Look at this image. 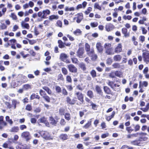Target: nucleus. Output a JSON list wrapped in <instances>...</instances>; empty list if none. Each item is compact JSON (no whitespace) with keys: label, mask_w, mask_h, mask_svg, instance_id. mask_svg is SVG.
I'll use <instances>...</instances> for the list:
<instances>
[{"label":"nucleus","mask_w":149,"mask_h":149,"mask_svg":"<svg viewBox=\"0 0 149 149\" xmlns=\"http://www.w3.org/2000/svg\"><path fill=\"white\" fill-rule=\"evenodd\" d=\"M142 56L144 61L147 64L148 63H149V52L146 51L143 52L142 54Z\"/></svg>","instance_id":"423d86ee"},{"label":"nucleus","mask_w":149,"mask_h":149,"mask_svg":"<svg viewBox=\"0 0 149 149\" xmlns=\"http://www.w3.org/2000/svg\"><path fill=\"white\" fill-rule=\"evenodd\" d=\"M40 97L38 96L37 95H36L35 94H33L31 96V100H33L35 98H37L38 99H39Z\"/></svg>","instance_id":"8fccbe9b"},{"label":"nucleus","mask_w":149,"mask_h":149,"mask_svg":"<svg viewBox=\"0 0 149 149\" xmlns=\"http://www.w3.org/2000/svg\"><path fill=\"white\" fill-rule=\"evenodd\" d=\"M94 8L95 9H97L99 10H101L102 9L101 6L99 5L98 3H95L94 6Z\"/></svg>","instance_id":"4be33fe9"},{"label":"nucleus","mask_w":149,"mask_h":149,"mask_svg":"<svg viewBox=\"0 0 149 149\" xmlns=\"http://www.w3.org/2000/svg\"><path fill=\"white\" fill-rule=\"evenodd\" d=\"M84 50L82 48H80L77 52V56L79 58H83L85 57V55L84 54Z\"/></svg>","instance_id":"1a4fd4ad"},{"label":"nucleus","mask_w":149,"mask_h":149,"mask_svg":"<svg viewBox=\"0 0 149 149\" xmlns=\"http://www.w3.org/2000/svg\"><path fill=\"white\" fill-rule=\"evenodd\" d=\"M83 18V14L82 13H78L75 15L73 18L74 21L76 20V22L78 23H80Z\"/></svg>","instance_id":"20e7f679"},{"label":"nucleus","mask_w":149,"mask_h":149,"mask_svg":"<svg viewBox=\"0 0 149 149\" xmlns=\"http://www.w3.org/2000/svg\"><path fill=\"white\" fill-rule=\"evenodd\" d=\"M67 36L69 38V40L71 41H73L74 40V38L69 34H68Z\"/></svg>","instance_id":"e2e57ef3"},{"label":"nucleus","mask_w":149,"mask_h":149,"mask_svg":"<svg viewBox=\"0 0 149 149\" xmlns=\"http://www.w3.org/2000/svg\"><path fill=\"white\" fill-rule=\"evenodd\" d=\"M132 144L135 145H139L140 144V141H139L136 140L134 141H132L131 142Z\"/></svg>","instance_id":"79ce46f5"},{"label":"nucleus","mask_w":149,"mask_h":149,"mask_svg":"<svg viewBox=\"0 0 149 149\" xmlns=\"http://www.w3.org/2000/svg\"><path fill=\"white\" fill-rule=\"evenodd\" d=\"M120 85L117 84H114V86L113 87V89L116 91V89H118V88L119 87Z\"/></svg>","instance_id":"13d9d810"},{"label":"nucleus","mask_w":149,"mask_h":149,"mask_svg":"<svg viewBox=\"0 0 149 149\" xmlns=\"http://www.w3.org/2000/svg\"><path fill=\"white\" fill-rule=\"evenodd\" d=\"M114 28V26L110 23L107 24L105 26L106 30L108 32H109L112 30Z\"/></svg>","instance_id":"f8f14e48"},{"label":"nucleus","mask_w":149,"mask_h":149,"mask_svg":"<svg viewBox=\"0 0 149 149\" xmlns=\"http://www.w3.org/2000/svg\"><path fill=\"white\" fill-rule=\"evenodd\" d=\"M91 74L92 76L94 77L96 76V74L95 70H93L91 72Z\"/></svg>","instance_id":"0e129e2a"},{"label":"nucleus","mask_w":149,"mask_h":149,"mask_svg":"<svg viewBox=\"0 0 149 149\" xmlns=\"http://www.w3.org/2000/svg\"><path fill=\"white\" fill-rule=\"evenodd\" d=\"M87 54L90 56H92V59L93 60H95L97 58V56L96 54H94V51L92 50L89 52H87Z\"/></svg>","instance_id":"9d476101"},{"label":"nucleus","mask_w":149,"mask_h":149,"mask_svg":"<svg viewBox=\"0 0 149 149\" xmlns=\"http://www.w3.org/2000/svg\"><path fill=\"white\" fill-rule=\"evenodd\" d=\"M95 89L97 93L100 94L102 93L101 89L99 86L97 85L96 86Z\"/></svg>","instance_id":"f704fd0d"},{"label":"nucleus","mask_w":149,"mask_h":149,"mask_svg":"<svg viewBox=\"0 0 149 149\" xmlns=\"http://www.w3.org/2000/svg\"><path fill=\"white\" fill-rule=\"evenodd\" d=\"M43 89L45 90L47 93L49 94H50L52 93L51 91L47 87H44L43 88Z\"/></svg>","instance_id":"c9c22d12"},{"label":"nucleus","mask_w":149,"mask_h":149,"mask_svg":"<svg viewBox=\"0 0 149 149\" xmlns=\"http://www.w3.org/2000/svg\"><path fill=\"white\" fill-rule=\"evenodd\" d=\"M134 131L136 132L139 130L140 126L139 125H136L134 126Z\"/></svg>","instance_id":"052dcab7"},{"label":"nucleus","mask_w":149,"mask_h":149,"mask_svg":"<svg viewBox=\"0 0 149 149\" xmlns=\"http://www.w3.org/2000/svg\"><path fill=\"white\" fill-rule=\"evenodd\" d=\"M111 44L109 43H106L104 45L105 53L107 55H113L114 54L113 52V49Z\"/></svg>","instance_id":"f257e3e1"},{"label":"nucleus","mask_w":149,"mask_h":149,"mask_svg":"<svg viewBox=\"0 0 149 149\" xmlns=\"http://www.w3.org/2000/svg\"><path fill=\"white\" fill-rule=\"evenodd\" d=\"M49 120L51 121L50 123L53 125H55L58 121L57 120H55L52 116L50 117Z\"/></svg>","instance_id":"a878e982"},{"label":"nucleus","mask_w":149,"mask_h":149,"mask_svg":"<svg viewBox=\"0 0 149 149\" xmlns=\"http://www.w3.org/2000/svg\"><path fill=\"white\" fill-rule=\"evenodd\" d=\"M56 25L60 27H62V22L60 20H58L56 23Z\"/></svg>","instance_id":"de8ad7c7"},{"label":"nucleus","mask_w":149,"mask_h":149,"mask_svg":"<svg viewBox=\"0 0 149 149\" xmlns=\"http://www.w3.org/2000/svg\"><path fill=\"white\" fill-rule=\"evenodd\" d=\"M50 23V21L48 20H46L44 21L43 24L45 25V26H49V24Z\"/></svg>","instance_id":"680f3d73"},{"label":"nucleus","mask_w":149,"mask_h":149,"mask_svg":"<svg viewBox=\"0 0 149 149\" xmlns=\"http://www.w3.org/2000/svg\"><path fill=\"white\" fill-rule=\"evenodd\" d=\"M40 134L41 136L46 140H49L51 139L50 134L47 132L42 131L40 132Z\"/></svg>","instance_id":"39448f33"},{"label":"nucleus","mask_w":149,"mask_h":149,"mask_svg":"<svg viewBox=\"0 0 149 149\" xmlns=\"http://www.w3.org/2000/svg\"><path fill=\"white\" fill-rule=\"evenodd\" d=\"M126 130H127L128 133H130L131 132L133 131L134 130L131 127H127L126 128Z\"/></svg>","instance_id":"09e8293b"},{"label":"nucleus","mask_w":149,"mask_h":149,"mask_svg":"<svg viewBox=\"0 0 149 149\" xmlns=\"http://www.w3.org/2000/svg\"><path fill=\"white\" fill-rule=\"evenodd\" d=\"M82 84L81 85H79L77 86V88L80 91L83 90L85 88L86 86L85 85L82 86Z\"/></svg>","instance_id":"473e14b6"},{"label":"nucleus","mask_w":149,"mask_h":149,"mask_svg":"<svg viewBox=\"0 0 149 149\" xmlns=\"http://www.w3.org/2000/svg\"><path fill=\"white\" fill-rule=\"evenodd\" d=\"M85 48L86 51L87 52H89L90 51V46L87 43H86L85 44Z\"/></svg>","instance_id":"a19ab883"},{"label":"nucleus","mask_w":149,"mask_h":149,"mask_svg":"<svg viewBox=\"0 0 149 149\" xmlns=\"http://www.w3.org/2000/svg\"><path fill=\"white\" fill-rule=\"evenodd\" d=\"M98 24L97 22H93L91 23L90 25L92 27H95L98 26Z\"/></svg>","instance_id":"3c124183"},{"label":"nucleus","mask_w":149,"mask_h":149,"mask_svg":"<svg viewBox=\"0 0 149 149\" xmlns=\"http://www.w3.org/2000/svg\"><path fill=\"white\" fill-rule=\"evenodd\" d=\"M65 118L66 120H70L71 118L70 114L69 113H66L65 115Z\"/></svg>","instance_id":"ea45409f"},{"label":"nucleus","mask_w":149,"mask_h":149,"mask_svg":"<svg viewBox=\"0 0 149 149\" xmlns=\"http://www.w3.org/2000/svg\"><path fill=\"white\" fill-rule=\"evenodd\" d=\"M149 109V103H148L146 105L145 108H141L140 109L144 112H147Z\"/></svg>","instance_id":"bb28decb"},{"label":"nucleus","mask_w":149,"mask_h":149,"mask_svg":"<svg viewBox=\"0 0 149 149\" xmlns=\"http://www.w3.org/2000/svg\"><path fill=\"white\" fill-rule=\"evenodd\" d=\"M59 18V16L58 15H52L50 16L49 17V19L50 21L53 20H57Z\"/></svg>","instance_id":"dca6fc26"},{"label":"nucleus","mask_w":149,"mask_h":149,"mask_svg":"<svg viewBox=\"0 0 149 149\" xmlns=\"http://www.w3.org/2000/svg\"><path fill=\"white\" fill-rule=\"evenodd\" d=\"M23 88L25 90H27L31 88V86L29 84H25L23 86Z\"/></svg>","instance_id":"58836bf2"},{"label":"nucleus","mask_w":149,"mask_h":149,"mask_svg":"<svg viewBox=\"0 0 149 149\" xmlns=\"http://www.w3.org/2000/svg\"><path fill=\"white\" fill-rule=\"evenodd\" d=\"M7 125V123L4 121L0 122V129H2L3 128Z\"/></svg>","instance_id":"c85d7f7f"},{"label":"nucleus","mask_w":149,"mask_h":149,"mask_svg":"<svg viewBox=\"0 0 149 149\" xmlns=\"http://www.w3.org/2000/svg\"><path fill=\"white\" fill-rule=\"evenodd\" d=\"M6 120L8 122L10 125H11L13 123V122L11 119H10L9 116H7L6 117Z\"/></svg>","instance_id":"2f4dec72"},{"label":"nucleus","mask_w":149,"mask_h":149,"mask_svg":"<svg viewBox=\"0 0 149 149\" xmlns=\"http://www.w3.org/2000/svg\"><path fill=\"white\" fill-rule=\"evenodd\" d=\"M91 125V119L83 127V128L85 129L88 128Z\"/></svg>","instance_id":"c756f323"},{"label":"nucleus","mask_w":149,"mask_h":149,"mask_svg":"<svg viewBox=\"0 0 149 149\" xmlns=\"http://www.w3.org/2000/svg\"><path fill=\"white\" fill-rule=\"evenodd\" d=\"M123 18L125 20H126L127 19L128 20H130L131 19L132 17L130 15L126 16L125 15H124L123 16Z\"/></svg>","instance_id":"4c0bfd02"},{"label":"nucleus","mask_w":149,"mask_h":149,"mask_svg":"<svg viewBox=\"0 0 149 149\" xmlns=\"http://www.w3.org/2000/svg\"><path fill=\"white\" fill-rule=\"evenodd\" d=\"M122 45L121 43H119L115 48L114 51L116 53H118L122 51Z\"/></svg>","instance_id":"9b49d317"},{"label":"nucleus","mask_w":149,"mask_h":149,"mask_svg":"<svg viewBox=\"0 0 149 149\" xmlns=\"http://www.w3.org/2000/svg\"><path fill=\"white\" fill-rule=\"evenodd\" d=\"M59 113L61 115H63L65 113L64 109L63 108H61L59 109Z\"/></svg>","instance_id":"338daca9"},{"label":"nucleus","mask_w":149,"mask_h":149,"mask_svg":"<svg viewBox=\"0 0 149 149\" xmlns=\"http://www.w3.org/2000/svg\"><path fill=\"white\" fill-rule=\"evenodd\" d=\"M26 109L29 111H31L32 109L31 106L30 105H27L26 107Z\"/></svg>","instance_id":"774afa93"},{"label":"nucleus","mask_w":149,"mask_h":149,"mask_svg":"<svg viewBox=\"0 0 149 149\" xmlns=\"http://www.w3.org/2000/svg\"><path fill=\"white\" fill-rule=\"evenodd\" d=\"M60 139L63 141L66 140L68 138L67 135L66 134H61L59 137Z\"/></svg>","instance_id":"412c9836"},{"label":"nucleus","mask_w":149,"mask_h":149,"mask_svg":"<svg viewBox=\"0 0 149 149\" xmlns=\"http://www.w3.org/2000/svg\"><path fill=\"white\" fill-rule=\"evenodd\" d=\"M21 136L25 139L27 141H29L31 138V136L29 132L24 131L22 132L21 134Z\"/></svg>","instance_id":"7ed1b4c3"},{"label":"nucleus","mask_w":149,"mask_h":149,"mask_svg":"<svg viewBox=\"0 0 149 149\" xmlns=\"http://www.w3.org/2000/svg\"><path fill=\"white\" fill-rule=\"evenodd\" d=\"M75 95L77 96V99L81 102V104H82L84 101L83 100V95L81 93L79 92H76Z\"/></svg>","instance_id":"0eeeda50"},{"label":"nucleus","mask_w":149,"mask_h":149,"mask_svg":"<svg viewBox=\"0 0 149 149\" xmlns=\"http://www.w3.org/2000/svg\"><path fill=\"white\" fill-rule=\"evenodd\" d=\"M58 43L59 44L58 46L60 48H63L64 47V45L62 41L61 40H59L58 41Z\"/></svg>","instance_id":"49530a36"},{"label":"nucleus","mask_w":149,"mask_h":149,"mask_svg":"<svg viewBox=\"0 0 149 149\" xmlns=\"http://www.w3.org/2000/svg\"><path fill=\"white\" fill-rule=\"evenodd\" d=\"M147 133L141 132H138V136L140 138L143 139L144 141H146L148 139L147 137H144V136L147 135Z\"/></svg>","instance_id":"ddd939ff"},{"label":"nucleus","mask_w":149,"mask_h":149,"mask_svg":"<svg viewBox=\"0 0 149 149\" xmlns=\"http://www.w3.org/2000/svg\"><path fill=\"white\" fill-rule=\"evenodd\" d=\"M104 91L107 94H110L111 93L110 89L107 86H104Z\"/></svg>","instance_id":"e433bc0d"},{"label":"nucleus","mask_w":149,"mask_h":149,"mask_svg":"<svg viewBox=\"0 0 149 149\" xmlns=\"http://www.w3.org/2000/svg\"><path fill=\"white\" fill-rule=\"evenodd\" d=\"M19 128L17 126H14L11 128L9 131L10 132H17L19 130Z\"/></svg>","instance_id":"aec40b11"},{"label":"nucleus","mask_w":149,"mask_h":149,"mask_svg":"<svg viewBox=\"0 0 149 149\" xmlns=\"http://www.w3.org/2000/svg\"><path fill=\"white\" fill-rule=\"evenodd\" d=\"M71 59L73 63L75 64L78 63V61L76 58H74L73 57H72Z\"/></svg>","instance_id":"a18cd8bd"},{"label":"nucleus","mask_w":149,"mask_h":149,"mask_svg":"<svg viewBox=\"0 0 149 149\" xmlns=\"http://www.w3.org/2000/svg\"><path fill=\"white\" fill-rule=\"evenodd\" d=\"M68 58L67 55L64 53H62L60 55V58L63 61Z\"/></svg>","instance_id":"393cba45"},{"label":"nucleus","mask_w":149,"mask_h":149,"mask_svg":"<svg viewBox=\"0 0 149 149\" xmlns=\"http://www.w3.org/2000/svg\"><path fill=\"white\" fill-rule=\"evenodd\" d=\"M38 121L40 123H44L45 124H47V119L44 117H42L41 118L39 119Z\"/></svg>","instance_id":"cd10ccee"},{"label":"nucleus","mask_w":149,"mask_h":149,"mask_svg":"<svg viewBox=\"0 0 149 149\" xmlns=\"http://www.w3.org/2000/svg\"><path fill=\"white\" fill-rule=\"evenodd\" d=\"M73 33L75 36H79L81 34L82 31L80 29H77L73 31Z\"/></svg>","instance_id":"6ab92c4d"},{"label":"nucleus","mask_w":149,"mask_h":149,"mask_svg":"<svg viewBox=\"0 0 149 149\" xmlns=\"http://www.w3.org/2000/svg\"><path fill=\"white\" fill-rule=\"evenodd\" d=\"M122 58V57L119 55H115L113 58V60L115 61H119Z\"/></svg>","instance_id":"b1692460"},{"label":"nucleus","mask_w":149,"mask_h":149,"mask_svg":"<svg viewBox=\"0 0 149 149\" xmlns=\"http://www.w3.org/2000/svg\"><path fill=\"white\" fill-rule=\"evenodd\" d=\"M43 97L45 100L48 102H50V99L49 97L47 95H44L43 96Z\"/></svg>","instance_id":"4d7b16f0"},{"label":"nucleus","mask_w":149,"mask_h":149,"mask_svg":"<svg viewBox=\"0 0 149 149\" xmlns=\"http://www.w3.org/2000/svg\"><path fill=\"white\" fill-rule=\"evenodd\" d=\"M55 87L56 91L57 93H60L61 92V88L59 86H56Z\"/></svg>","instance_id":"bf43d9fd"},{"label":"nucleus","mask_w":149,"mask_h":149,"mask_svg":"<svg viewBox=\"0 0 149 149\" xmlns=\"http://www.w3.org/2000/svg\"><path fill=\"white\" fill-rule=\"evenodd\" d=\"M79 67L83 71H85L86 70V67L85 64L83 62L80 63L79 64Z\"/></svg>","instance_id":"a211bd4d"},{"label":"nucleus","mask_w":149,"mask_h":149,"mask_svg":"<svg viewBox=\"0 0 149 149\" xmlns=\"http://www.w3.org/2000/svg\"><path fill=\"white\" fill-rule=\"evenodd\" d=\"M19 29V26L17 25H15L13 28V31L15 32Z\"/></svg>","instance_id":"6e6d98bb"},{"label":"nucleus","mask_w":149,"mask_h":149,"mask_svg":"<svg viewBox=\"0 0 149 149\" xmlns=\"http://www.w3.org/2000/svg\"><path fill=\"white\" fill-rule=\"evenodd\" d=\"M10 17L14 20H16L17 19L16 15L14 13H12L10 15Z\"/></svg>","instance_id":"72a5a7b5"},{"label":"nucleus","mask_w":149,"mask_h":149,"mask_svg":"<svg viewBox=\"0 0 149 149\" xmlns=\"http://www.w3.org/2000/svg\"><path fill=\"white\" fill-rule=\"evenodd\" d=\"M96 47L98 52L99 53H102L103 51V47L102 46L100 42H98L97 43Z\"/></svg>","instance_id":"4468645a"},{"label":"nucleus","mask_w":149,"mask_h":149,"mask_svg":"<svg viewBox=\"0 0 149 149\" xmlns=\"http://www.w3.org/2000/svg\"><path fill=\"white\" fill-rule=\"evenodd\" d=\"M87 95L90 98H92L93 97V93L91 91H88L87 92Z\"/></svg>","instance_id":"37998d69"},{"label":"nucleus","mask_w":149,"mask_h":149,"mask_svg":"<svg viewBox=\"0 0 149 149\" xmlns=\"http://www.w3.org/2000/svg\"><path fill=\"white\" fill-rule=\"evenodd\" d=\"M21 26L23 28H26L28 29L30 28L29 25L28 24L25 23L23 21L21 23Z\"/></svg>","instance_id":"f3484780"},{"label":"nucleus","mask_w":149,"mask_h":149,"mask_svg":"<svg viewBox=\"0 0 149 149\" xmlns=\"http://www.w3.org/2000/svg\"><path fill=\"white\" fill-rule=\"evenodd\" d=\"M66 101L68 103L70 104H73V103L72 102V101L71 100V99L70 98V97H67Z\"/></svg>","instance_id":"69168bd1"},{"label":"nucleus","mask_w":149,"mask_h":149,"mask_svg":"<svg viewBox=\"0 0 149 149\" xmlns=\"http://www.w3.org/2000/svg\"><path fill=\"white\" fill-rule=\"evenodd\" d=\"M112 66L113 68H120V64L118 63H114L112 65Z\"/></svg>","instance_id":"c03bdc74"},{"label":"nucleus","mask_w":149,"mask_h":149,"mask_svg":"<svg viewBox=\"0 0 149 149\" xmlns=\"http://www.w3.org/2000/svg\"><path fill=\"white\" fill-rule=\"evenodd\" d=\"M90 103L91 104V105L92 106V109L94 110H96L97 108V105L92 102H91Z\"/></svg>","instance_id":"5fc2aeb1"},{"label":"nucleus","mask_w":149,"mask_h":149,"mask_svg":"<svg viewBox=\"0 0 149 149\" xmlns=\"http://www.w3.org/2000/svg\"><path fill=\"white\" fill-rule=\"evenodd\" d=\"M70 72H72L76 73L77 72V68L73 65L70 64L67 65Z\"/></svg>","instance_id":"6e6552de"},{"label":"nucleus","mask_w":149,"mask_h":149,"mask_svg":"<svg viewBox=\"0 0 149 149\" xmlns=\"http://www.w3.org/2000/svg\"><path fill=\"white\" fill-rule=\"evenodd\" d=\"M19 102L15 100H12V107H13L14 109H15L16 108V105L17 104H19Z\"/></svg>","instance_id":"5701e85b"},{"label":"nucleus","mask_w":149,"mask_h":149,"mask_svg":"<svg viewBox=\"0 0 149 149\" xmlns=\"http://www.w3.org/2000/svg\"><path fill=\"white\" fill-rule=\"evenodd\" d=\"M62 71L65 75H66L68 74V70L65 68H62Z\"/></svg>","instance_id":"603ef678"},{"label":"nucleus","mask_w":149,"mask_h":149,"mask_svg":"<svg viewBox=\"0 0 149 149\" xmlns=\"http://www.w3.org/2000/svg\"><path fill=\"white\" fill-rule=\"evenodd\" d=\"M66 81L69 83H71L72 82V80L71 77L70 76H67L66 77Z\"/></svg>","instance_id":"864d4df0"},{"label":"nucleus","mask_w":149,"mask_h":149,"mask_svg":"<svg viewBox=\"0 0 149 149\" xmlns=\"http://www.w3.org/2000/svg\"><path fill=\"white\" fill-rule=\"evenodd\" d=\"M115 75L118 77H121L122 76L123 72L120 71H117L115 72Z\"/></svg>","instance_id":"7c9ffc66"},{"label":"nucleus","mask_w":149,"mask_h":149,"mask_svg":"<svg viewBox=\"0 0 149 149\" xmlns=\"http://www.w3.org/2000/svg\"><path fill=\"white\" fill-rule=\"evenodd\" d=\"M122 32L124 35V36L125 37H129L130 34L129 33H128L127 29L125 28H123L122 29Z\"/></svg>","instance_id":"2eb2a0df"},{"label":"nucleus","mask_w":149,"mask_h":149,"mask_svg":"<svg viewBox=\"0 0 149 149\" xmlns=\"http://www.w3.org/2000/svg\"><path fill=\"white\" fill-rule=\"evenodd\" d=\"M50 13V11L49 9H46L38 12V17H42V18L45 19L47 17V16L49 15Z\"/></svg>","instance_id":"f03ea898"}]
</instances>
